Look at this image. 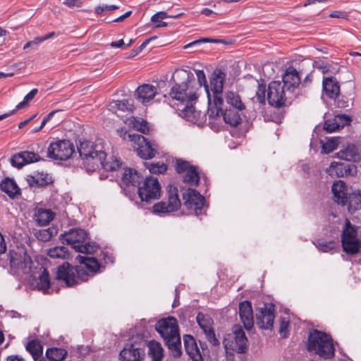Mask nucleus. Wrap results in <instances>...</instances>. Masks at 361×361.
<instances>
[{"label":"nucleus","mask_w":361,"mask_h":361,"mask_svg":"<svg viewBox=\"0 0 361 361\" xmlns=\"http://www.w3.org/2000/svg\"><path fill=\"white\" fill-rule=\"evenodd\" d=\"M28 182L31 185L36 184L37 185L43 186L51 182V178L47 173H37L36 176H30L27 178Z\"/></svg>","instance_id":"obj_39"},{"label":"nucleus","mask_w":361,"mask_h":361,"mask_svg":"<svg viewBox=\"0 0 361 361\" xmlns=\"http://www.w3.org/2000/svg\"><path fill=\"white\" fill-rule=\"evenodd\" d=\"M275 306L272 304H264L256 314V324L259 328L271 329L275 318Z\"/></svg>","instance_id":"obj_17"},{"label":"nucleus","mask_w":361,"mask_h":361,"mask_svg":"<svg viewBox=\"0 0 361 361\" xmlns=\"http://www.w3.org/2000/svg\"><path fill=\"white\" fill-rule=\"evenodd\" d=\"M52 235V231L49 228L39 230L36 235L37 238L43 242L49 241Z\"/></svg>","instance_id":"obj_50"},{"label":"nucleus","mask_w":361,"mask_h":361,"mask_svg":"<svg viewBox=\"0 0 361 361\" xmlns=\"http://www.w3.org/2000/svg\"><path fill=\"white\" fill-rule=\"evenodd\" d=\"M157 94V87L149 84H143L139 86L135 91L137 99L143 104L151 101Z\"/></svg>","instance_id":"obj_27"},{"label":"nucleus","mask_w":361,"mask_h":361,"mask_svg":"<svg viewBox=\"0 0 361 361\" xmlns=\"http://www.w3.org/2000/svg\"><path fill=\"white\" fill-rule=\"evenodd\" d=\"M132 13V11H128L127 12H126L124 14L121 15V16L116 18V19H114L113 21L114 22H121L123 21L124 19H126V18L129 17Z\"/></svg>","instance_id":"obj_60"},{"label":"nucleus","mask_w":361,"mask_h":361,"mask_svg":"<svg viewBox=\"0 0 361 361\" xmlns=\"http://www.w3.org/2000/svg\"><path fill=\"white\" fill-rule=\"evenodd\" d=\"M6 361H25V360L18 355H10L7 357Z\"/></svg>","instance_id":"obj_61"},{"label":"nucleus","mask_w":361,"mask_h":361,"mask_svg":"<svg viewBox=\"0 0 361 361\" xmlns=\"http://www.w3.org/2000/svg\"><path fill=\"white\" fill-rule=\"evenodd\" d=\"M184 204L188 209H193L197 216L202 214L204 197L195 189L188 188L183 193Z\"/></svg>","instance_id":"obj_18"},{"label":"nucleus","mask_w":361,"mask_h":361,"mask_svg":"<svg viewBox=\"0 0 361 361\" xmlns=\"http://www.w3.org/2000/svg\"><path fill=\"white\" fill-rule=\"evenodd\" d=\"M307 350L325 360L333 357L335 352L331 337L317 329L310 333Z\"/></svg>","instance_id":"obj_5"},{"label":"nucleus","mask_w":361,"mask_h":361,"mask_svg":"<svg viewBox=\"0 0 361 361\" xmlns=\"http://www.w3.org/2000/svg\"><path fill=\"white\" fill-rule=\"evenodd\" d=\"M54 214L47 209L40 208L37 209L35 214V219L39 226H46L49 224L54 219Z\"/></svg>","instance_id":"obj_33"},{"label":"nucleus","mask_w":361,"mask_h":361,"mask_svg":"<svg viewBox=\"0 0 361 361\" xmlns=\"http://www.w3.org/2000/svg\"><path fill=\"white\" fill-rule=\"evenodd\" d=\"M111 107L116 108L117 109L123 111H131L133 109V101L129 99L116 100L111 103Z\"/></svg>","instance_id":"obj_43"},{"label":"nucleus","mask_w":361,"mask_h":361,"mask_svg":"<svg viewBox=\"0 0 361 361\" xmlns=\"http://www.w3.org/2000/svg\"><path fill=\"white\" fill-rule=\"evenodd\" d=\"M26 350L32 355L33 360L37 361L43 354V345L40 341L32 339L25 345Z\"/></svg>","instance_id":"obj_31"},{"label":"nucleus","mask_w":361,"mask_h":361,"mask_svg":"<svg viewBox=\"0 0 361 361\" xmlns=\"http://www.w3.org/2000/svg\"><path fill=\"white\" fill-rule=\"evenodd\" d=\"M183 342L185 351L192 361H203V358L196 341L190 335L183 336Z\"/></svg>","instance_id":"obj_26"},{"label":"nucleus","mask_w":361,"mask_h":361,"mask_svg":"<svg viewBox=\"0 0 361 361\" xmlns=\"http://www.w3.org/2000/svg\"><path fill=\"white\" fill-rule=\"evenodd\" d=\"M317 68L320 69L323 73H327L328 72V68L326 64L322 63L319 65V66H317Z\"/></svg>","instance_id":"obj_64"},{"label":"nucleus","mask_w":361,"mask_h":361,"mask_svg":"<svg viewBox=\"0 0 361 361\" xmlns=\"http://www.w3.org/2000/svg\"><path fill=\"white\" fill-rule=\"evenodd\" d=\"M192 166L188 161L183 159H176V170L178 173H183L189 169L190 167Z\"/></svg>","instance_id":"obj_48"},{"label":"nucleus","mask_w":361,"mask_h":361,"mask_svg":"<svg viewBox=\"0 0 361 361\" xmlns=\"http://www.w3.org/2000/svg\"><path fill=\"white\" fill-rule=\"evenodd\" d=\"M181 14H178L176 16H170V18H177L180 16ZM169 16L164 11H159L157 13L154 14L151 18V21L153 23H157L156 25V27H164L167 26V23L162 22L161 20L169 18Z\"/></svg>","instance_id":"obj_41"},{"label":"nucleus","mask_w":361,"mask_h":361,"mask_svg":"<svg viewBox=\"0 0 361 361\" xmlns=\"http://www.w3.org/2000/svg\"><path fill=\"white\" fill-rule=\"evenodd\" d=\"M16 111V109H13V110L10 111H8L7 113H5V114H4L2 115H0V121L9 117L10 116H11L13 114H15Z\"/></svg>","instance_id":"obj_62"},{"label":"nucleus","mask_w":361,"mask_h":361,"mask_svg":"<svg viewBox=\"0 0 361 361\" xmlns=\"http://www.w3.org/2000/svg\"><path fill=\"white\" fill-rule=\"evenodd\" d=\"M341 243L343 251L348 255L357 253L361 247L357 228L353 226L348 219H345V227L343 229Z\"/></svg>","instance_id":"obj_12"},{"label":"nucleus","mask_w":361,"mask_h":361,"mask_svg":"<svg viewBox=\"0 0 361 361\" xmlns=\"http://www.w3.org/2000/svg\"><path fill=\"white\" fill-rule=\"evenodd\" d=\"M350 119L348 116H337L334 120H326L324 123V128L329 133L335 132L342 128L345 124H348Z\"/></svg>","instance_id":"obj_28"},{"label":"nucleus","mask_w":361,"mask_h":361,"mask_svg":"<svg viewBox=\"0 0 361 361\" xmlns=\"http://www.w3.org/2000/svg\"><path fill=\"white\" fill-rule=\"evenodd\" d=\"M78 150L83 160V164L90 166L92 171L96 170L98 168V163H102V159L106 157L102 145L94 144L88 140L80 141Z\"/></svg>","instance_id":"obj_7"},{"label":"nucleus","mask_w":361,"mask_h":361,"mask_svg":"<svg viewBox=\"0 0 361 361\" xmlns=\"http://www.w3.org/2000/svg\"><path fill=\"white\" fill-rule=\"evenodd\" d=\"M119 8L118 6L116 5H102L98 6L95 8V13L97 15L102 14L103 12L111 11Z\"/></svg>","instance_id":"obj_53"},{"label":"nucleus","mask_w":361,"mask_h":361,"mask_svg":"<svg viewBox=\"0 0 361 361\" xmlns=\"http://www.w3.org/2000/svg\"><path fill=\"white\" fill-rule=\"evenodd\" d=\"M200 13L204 16H209L213 13V11L209 8H204L200 11Z\"/></svg>","instance_id":"obj_63"},{"label":"nucleus","mask_w":361,"mask_h":361,"mask_svg":"<svg viewBox=\"0 0 361 361\" xmlns=\"http://www.w3.org/2000/svg\"><path fill=\"white\" fill-rule=\"evenodd\" d=\"M147 341L143 336L137 335L130 338L120 352L121 361H142L145 356Z\"/></svg>","instance_id":"obj_8"},{"label":"nucleus","mask_w":361,"mask_h":361,"mask_svg":"<svg viewBox=\"0 0 361 361\" xmlns=\"http://www.w3.org/2000/svg\"><path fill=\"white\" fill-rule=\"evenodd\" d=\"M1 190L6 193L11 198H14L20 193V189L16 183L11 178H6L0 183Z\"/></svg>","instance_id":"obj_32"},{"label":"nucleus","mask_w":361,"mask_h":361,"mask_svg":"<svg viewBox=\"0 0 361 361\" xmlns=\"http://www.w3.org/2000/svg\"><path fill=\"white\" fill-rule=\"evenodd\" d=\"M358 156L356 147L353 144H348L337 152L335 157L348 161H355Z\"/></svg>","instance_id":"obj_30"},{"label":"nucleus","mask_w":361,"mask_h":361,"mask_svg":"<svg viewBox=\"0 0 361 361\" xmlns=\"http://www.w3.org/2000/svg\"><path fill=\"white\" fill-rule=\"evenodd\" d=\"M345 205H348V209L350 213L361 209V190L350 193Z\"/></svg>","instance_id":"obj_35"},{"label":"nucleus","mask_w":361,"mask_h":361,"mask_svg":"<svg viewBox=\"0 0 361 361\" xmlns=\"http://www.w3.org/2000/svg\"><path fill=\"white\" fill-rule=\"evenodd\" d=\"M292 94L288 92L281 81H272L269 84L267 90V101L276 108L285 104L287 99L291 98Z\"/></svg>","instance_id":"obj_15"},{"label":"nucleus","mask_w":361,"mask_h":361,"mask_svg":"<svg viewBox=\"0 0 361 361\" xmlns=\"http://www.w3.org/2000/svg\"><path fill=\"white\" fill-rule=\"evenodd\" d=\"M155 329L163 338L173 356H180L181 341L176 319L172 317L161 319L156 323Z\"/></svg>","instance_id":"obj_4"},{"label":"nucleus","mask_w":361,"mask_h":361,"mask_svg":"<svg viewBox=\"0 0 361 361\" xmlns=\"http://www.w3.org/2000/svg\"><path fill=\"white\" fill-rule=\"evenodd\" d=\"M176 75L184 80L181 83H176L171 89L170 96L184 105L182 114L187 119L195 114L193 103L198 98V87L192 73L185 70L176 72Z\"/></svg>","instance_id":"obj_3"},{"label":"nucleus","mask_w":361,"mask_h":361,"mask_svg":"<svg viewBox=\"0 0 361 361\" xmlns=\"http://www.w3.org/2000/svg\"><path fill=\"white\" fill-rule=\"evenodd\" d=\"M150 40V39H146L144 42H142V44L140 46H139L135 49L132 50L130 53V56L133 57L137 55L140 52H141L143 50V49L147 46V44L149 42Z\"/></svg>","instance_id":"obj_57"},{"label":"nucleus","mask_w":361,"mask_h":361,"mask_svg":"<svg viewBox=\"0 0 361 361\" xmlns=\"http://www.w3.org/2000/svg\"><path fill=\"white\" fill-rule=\"evenodd\" d=\"M74 152L73 145L66 140L51 142L47 149V156L56 160H67Z\"/></svg>","instance_id":"obj_16"},{"label":"nucleus","mask_w":361,"mask_h":361,"mask_svg":"<svg viewBox=\"0 0 361 361\" xmlns=\"http://www.w3.org/2000/svg\"><path fill=\"white\" fill-rule=\"evenodd\" d=\"M178 191L176 187L169 185L167 193V200L161 201L154 204L152 207V212L156 214H162L177 211L181 205Z\"/></svg>","instance_id":"obj_14"},{"label":"nucleus","mask_w":361,"mask_h":361,"mask_svg":"<svg viewBox=\"0 0 361 361\" xmlns=\"http://www.w3.org/2000/svg\"><path fill=\"white\" fill-rule=\"evenodd\" d=\"M288 325H289V322L288 321H286L283 319L281 321L279 334L281 337H283V338L286 337Z\"/></svg>","instance_id":"obj_56"},{"label":"nucleus","mask_w":361,"mask_h":361,"mask_svg":"<svg viewBox=\"0 0 361 361\" xmlns=\"http://www.w3.org/2000/svg\"><path fill=\"white\" fill-rule=\"evenodd\" d=\"M76 259L80 265L73 267L68 262H63L57 268L56 279L64 281L67 286H73L79 281H87L90 275L100 271L102 268L95 257L78 255Z\"/></svg>","instance_id":"obj_2"},{"label":"nucleus","mask_w":361,"mask_h":361,"mask_svg":"<svg viewBox=\"0 0 361 361\" xmlns=\"http://www.w3.org/2000/svg\"><path fill=\"white\" fill-rule=\"evenodd\" d=\"M41 158L38 154L33 152L23 151L17 153L11 159V165L18 169L23 166L40 161Z\"/></svg>","instance_id":"obj_20"},{"label":"nucleus","mask_w":361,"mask_h":361,"mask_svg":"<svg viewBox=\"0 0 361 361\" xmlns=\"http://www.w3.org/2000/svg\"><path fill=\"white\" fill-rule=\"evenodd\" d=\"M145 166L151 173H164L167 170V166L164 163H145Z\"/></svg>","instance_id":"obj_45"},{"label":"nucleus","mask_w":361,"mask_h":361,"mask_svg":"<svg viewBox=\"0 0 361 361\" xmlns=\"http://www.w3.org/2000/svg\"><path fill=\"white\" fill-rule=\"evenodd\" d=\"M281 82L285 87L286 91L293 94L295 90L300 83V78L297 70L293 67H288L286 73L283 75L282 81H281Z\"/></svg>","instance_id":"obj_21"},{"label":"nucleus","mask_w":361,"mask_h":361,"mask_svg":"<svg viewBox=\"0 0 361 361\" xmlns=\"http://www.w3.org/2000/svg\"><path fill=\"white\" fill-rule=\"evenodd\" d=\"M239 316L245 329H252L254 319L252 305L250 301L245 300L239 304Z\"/></svg>","instance_id":"obj_23"},{"label":"nucleus","mask_w":361,"mask_h":361,"mask_svg":"<svg viewBox=\"0 0 361 361\" xmlns=\"http://www.w3.org/2000/svg\"><path fill=\"white\" fill-rule=\"evenodd\" d=\"M131 124L135 129L137 130L138 131H140L144 134L147 133L149 132L147 122L143 119L133 118L131 121Z\"/></svg>","instance_id":"obj_46"},{"label":"nucleus","mask_w":361,"mask_h":361,"mask_svg":"<svg viewBox=\"0 0 361 361\" xmlns=\"http://www.w3.org/2000/svg\"><path fill=\"white\" fill-rule=\"evenodd\" d=\"M197 322L198 325L203 331L207 341L214 346L219 345V341L216 337L213 328V319L210 316L198 313L197 315Z\"/></svg>","instance_id":"obj_19"},{"label":"nucleus","mask_w":361,"mask_h":361,"mask_svg":"<svg viewBox=\"0 0 361 361\" xmlns=\"http://www.w3.org/2000/svg\"><path fill=\"white\" fill-rule=\"evenodd\" d=\"M335 201L341 205H345L348 202V197L350 193L348 192V187L345 182L341 180L334 182L331 187Z\"/></svg>","instance_id":"obj_25"},{"label":"nucleus","mask_w":361,"mask_h":361,"mask_svg":"<svg viewBox=\"0 0 361 361\" xmlns=\"http://www.w3.org/2000/svg\"><path fill=\"white\" fill-rule=\"evenodd\" d=\"M132 146L137 154L143 159H151L158 154L157 145L150 142L143 135L137 134H128Z\"/></svg>","instance_id":"obj_11"},{"label":"nucleus","mask_w":361,"mask_h":361,"mask_svg":"<svg viewBox=\"0 0 361 361\" xmlns=\"http://www.w3.org/2000/svg\"><path fill=\"white\" fill-rule=\"evenodd\" d=\"M37 92V89H32L28 94L25 96L23 100L16 106L15 109L18 111L25 108L29 104V102L35 98Z\"/></svg>","instance_id":"obj_47"},{"label":"nucleus","mask_w":361,"mask_h":361,"mask_svg":"<svg viewBox=\"0 0 361 361\" xmlns=\"http://www.w3.org/2000/svg\"><path fill=\"white\" fill-rule=\"evenodd\" d=\"M224 97L226 102L222 101L221 104L208 107V123L211 128L216 131L223 123L233 126L238 125L241 121L238 110L245 107L240 96L233 92H226Z\"/></svg>","instance_id":"obj_1"},{"label":"nucleus","mask_w":361,"mask_h":361,"mask_svg":"<svg viewBox=\"0 0 361 361\" xmlns=\"http://www.w3.org/2000/svg\"><path fill=\"white\" fill-rule=\"evenodd\" d=\"M142 178L137 171L130 168L125 169L122 175V182L126 185L138 186Z\"/></svg>","instance_id":"obj_29"},{"label":"nucleus","mask_w":361,"mask_h":361,"mask_svg":"<svg viewBox=\"0 0 361 361\" xmlns=\"http://www.w3.org/2000/svg\"><path fill=\"white\" fill-rule=\"evenodd\" d=\"M99 166H101L106 171H116L120 167L121 163L116 158H112L111 161H106L105 157L102 159V163H98V167Z\"/></svg>","instance_id":"obj_44"},{"label":"nucleus","mask_w":361,"mask_h":361,"mask_svg":"<svg viewBox=\"0 0 361 361\" xmlns=\"http://www.w3.org/2000/svg\"><path fill=\"white\" fill-rule=\"evenodd\" d=\"M195 74L197 78V82L196 84L197 85L198 89L203 85L204 87V90H206L207 79L203 70H195Z\"/></svg>","instance_id":"obj_51"},{"label":"nucleus","mask_w":361,"mask_h":361,"mask_svg":"<svg viewBox=\"0 0 361 361\" xmlns=\"http://www.w3.org/2000/svg\"><path fill=\"white\" fill-rule=\"evenodd\" d=\"M322 144V152L324 154H329L333 152L338 147V140L336 137L327 139L326 142L321 141Z\"/></svg>","instance_id":"obj_42"},{"label":"nucleus","mask_w":361,"mask_h":361,"mask_svg":"<svg viewBox=\"0 0 361 361\" xmlns=\"http://www.w3.org/2000/svg\"><path fill=\"white\" fill-rule=\"evenodd\" d=\"M6 250V245L4 236L0 233V254L5 252Z\"/></svg>","instance_id":"obj_58"},{"label":"nucleus","mask_w":361,"mask_h":361,"mask_svg":"<svg viewBox=\"0 0 361 361\" xmlns=\"http://www.w3.org/2000/svg\"><path fill=\"white\" fill-rule=\"evenodd\" d=\"M318 248L324 252H329L334 248V242H324L323 240H318Z\"/></svg>","instance_id":"obj_54"},{"label":"nucleus","mask_w":361,"mask_h":361,"mask_svg":"<svg viewBox=\"0 0 361 361\" xmlns=\"http://www.w3.org/2000/svg\"><path fill=\"white\" fill-rule=\"evenodd\" d=\"M50 287V277L48 271L43 268L42 271L39 276L37 283V288L39 290L47 291Z\"/></svg>","instance_id":"obj_40"},{"label":"nucleus","mask_w":361,"mask_h":361,"mask_svg":"<svg viewBox=\"0 0 361 361\" xmlns=\"http://www.w3.org/2000/svg\"><path fill=\"white\" fill-rule=\"evenodd\" d=\"M183 181L190 185H197L200 181V175L196 166H192L186 171Z\"/></svg>","instance_id":"obj_38"},{"label":"nucleus","mask_w":361,"mask_h":361,"mask_svg":"<svg viewBox=\"0 0 361 361\" xmlns=\"http://www.w3.org/2000/svg\"><path fill=\"white\" fill-rule=\"evenodd\" d=\"M47 255L53 259H68L69 252L68 247L65 246H56L48 250Z\"/></svg>","instance_id":"obj_37"},{"label":"nucleus","mask_w":361,"mask_h":361,"mask_svg":"<svg viewBox=\"0 0 361 361\" xmlns=\"http://www.w3.org/2000/svg\"><path fill=\"white\" fill-rule=\"evenodd\" d=\"M137 187V194L142 202L150 203L161 196V185L157 178L147 177Z\"/></svg>","instance_id":"obj_13"},{"label":"nucleus","mask_w":361,"mask_h":361,"mask_svg":"<svg viewBox=\"0 0 361 361\" xmlns=\"http://www.w3.org/2000/svg\"><path fill=\"white\" fill-rule=\"evenodd\" d=\"M87 233L80 228H72L61 235L63 243L71 245L78 252L92 254L97 250L94 243L87 242Z\"/></svg>","instance_id":"obj_6"},{"label":"nucleus","mask_w":361,"mask_h":361,"mask_svg":"<svg viewBox=\"0 0 361 361\" xmlns=\"http://www.w3.org/2000/svg\"><path fill=\"white\" fill-rule=\"evenodd\" d=\"M324 94L330 99H336L340 93V85L338 80L332 76H324L322 80Z\"/></svg>","instance_id":"obj_24"},{"label":"nucleus","mask_w":361,"mask_h":361,"mask_svg":"<svg viewBox=\"0 0 361 361\" xmlns=\"http://www.w3.org/2000/svg\"><path fill=\"white\" fill-rule=\"evenodd\" d=\"M248 340L240 325H235L231 333L225 335L223 344L227 353H243L247 348Z\"/></svg>","instance_id":"obj_10"},{"label":"nucleus","mask_w":361,"mask_h":361,"mask_svg":"<svg viewBox=\"0 0 361 361\" xmlns=\"http://www.w3.org/2000/svg\"><path fill=\"white\" fill-rule=\"evenodd\" d=\"M110 46L114 48H123L126 44L123 39H120L118 41L112 42Z\"/></svg>","instance_id":"obj_59"},{"label":"nucleus","mask_w":361,"mask_h":361,"mask_svg":"<svg viewBox=\"0 0 361 361\" xmlns=\"http://www.w3.org/2000/svg\"><path fill=\"white\" fill-rule=\"evenodd\" d=\"M148 347L149 355L152 357V361H161L163 357V348L161 344L155 341H147Z\"/></svg>","instance_id":"obj_34"},{"label":"nucleus","mask_w":361,"mask_h":361,"mask_svg":"<svg viewBox=\"0 0 361 361\" xmlns=\"http://www.w3.org/2000/svg\"><path fill=\"white\" fill-rule=\"evenodd\" d=\"M356 171V166L353 164L345 165L343 163L334 161L329 168L326 173L332 177H343L344 176L353 175Z\"/></svg>","instance_id":"obj_22"},{"label":"nucleus","mask_w":361,"mask_h":361,"mask_svg":"<svg viewBox=\"0 0 361 361\" xmlns=\"http://www.w3.org/2000/svg\"><path fill=\"white\" fill-rule=\"evenodd\" d=\"M45 355L49 361H63L67 351L63 348H51L46 350Z\"/></svg>","instance_id":"obj_36"},{"label":"nucleus","mask_w":361,"mask_h":361,"mask_svg":"<svg viewBox=\"0 0 361 361\" xmlns=\"http://www.w3.org/2000/svg\"><path fill=\"white\" fill-rule=\"evenodd\" d=\"M83 0H66L63 4L71 8H79L82 6Z\"/></svg>","instance_id":"obj_55"},{"label":"nucleus","mask_w":361,"mask_h":361,"mask_svg":"<svg viewBox=\"0 0 361 361\" xmlns=\"http://www.w3.org/2000/svg\"><path fill=\"white\" fill-rule=\"evenodd\" d=\"M200 42H212V43H225L223 39H212V38H202L199 40H195L192 42H190L188 44H186L184 48L187 49L188 47H190L195 44H199Z\"/></svg>","instance_id":"obj_52"},{"label":"nucleus","mask_w":361,"mask_h":361,"mask_svg":"<svg viewBox=\"0 0 361 361\" xmlns=\"http://www.w3.org/2000/svg\"><path fill=\"white\" fill-rule=\"evenodd\" d=\"M225 80L226 73L222 70L217 69L213 72L209 85H206L208 107L221 104L224 101L223 87Z\"/></svg>","instance_id":"obj_9"},{"label":"nucleus","mask_w":361,"mask_h":361,"mask_svg":"<svg viewBox=\"0 0 361 361\" xmlns=\"http://www.w3.org/2000/svg\"><path fill=\"white\" fill-rule=\"evenodd\" d=\"M257 101L260 104H264L266 101V85L259 84L257 87L255 95Z\"/></svg>","instance_id":"obj_49"}]
</instances>
